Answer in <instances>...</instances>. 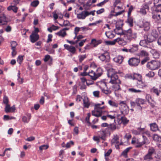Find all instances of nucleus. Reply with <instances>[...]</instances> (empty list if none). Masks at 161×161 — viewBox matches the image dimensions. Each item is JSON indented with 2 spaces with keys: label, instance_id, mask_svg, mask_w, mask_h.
Instances as JSON below:
<instances>
[{
  "label": "nucleus",
  "instance_id": "f257e3e1",
  "mask_svg": "<svg viewBox=\"0 0 161 161\" xmlns=\"http://www.w3.org/2000/svg\"><path fill=\"white\" fill-rule=\"evenodd\" d=\"M117 34L125 35L129 42L135 40L137 37V33L133 31L131 29L127 30H122L121 32L117 33Z\"/></svg>",
  "mask_w": 161,
  "mask_h": 161
},
{
  "label": "nucleus",
  "instance_id": "f03ea898",
  "mask_svg": "<svg viewBox=\"0 0 161 161\" xmlns=\"http://www.w3.org/2000/svg\"><path fill=\"white\" fill-rule=\"evenodd\" d=\"M108 77L110 79L109 83H121V81L119 79L116 72H115L114 70L110 69L108 71L107 74Z\"/></svg>",
  "mask_w": 161,
  "mask_h": 161
},
{
  "label": "nucleus",
  "instance_id": "7ed1b4c3",
  "mask_svg": "<svg viewBox=\"0 0 161 161\" xmlns=\"http://www.w3.org/2000/svg\"><path fill=\"white\" fill-rule=\"evenodd\" d=\"M160 64V62L158 61H152L147 63V66L149 69L154 70L159 68Z\"/></svg>",
  "mask_w": 161,
  "mask_h": 161
},
{
  "label": "nucleus",
  "instance_id": "20e7f679",
  "mask_svg": "<svg viewBox=\"0 0 161 161\" xmlns=\"http://www.w3.org/2000/svg\"><path fill=\"white\" fill-rule=\"evenodd\" d=\"M100 104H97L95 105L94 110L92 112V114L96 117H100L102 115V111L101 109L98 108V106L101 105Z\"/></svg>",
  "mask_w": 161,
  "mask_h": 161
},
{
  "label": "nucleus",
  "instance_id": "39448f33",
  "mask_svg": "<svg viewBox=\"0 0 161 161\" xmlns=\"http://www.w3.org/2000/svg\"><path fill=\"white\" fill-rule=\"evenodd\" d=\"M119 104L121 106L122 110L121 113L122 114H127L129 112L128 107L126 104V102L125 101H121L119 103Z\"/></svg>",
  "mask_w": 161,
  "mask_h": 161
},
{
  "label": "nucleus",
  "instance_id": "423d86ee",
  "mask_svg": "<svg viewBox=\"0 0 161 161\" xmlns=\"http://www.w3.org/2000/svg\"><path fill=\"white\" fill-rule=\"evenodd\" d=\"M128 62L130 66L135 67L138 65L140 62V60L138 58H132L129 59Z\"/></svg>",
  "mask_w": 161,
  "mask_h": 161
},
{
  "label": "nucleus",
  "instance_id": "0eeeda50",
  "mask_svg": "<svg viewBox=\"0 0 161 161\" xmlns=\"http://www.w3.org/2000/svg\"><path fill=\"white\" fill-rule=\"evenodd\" d=\"M98 58L102 61L105 62V63L109 62L110 59L109 55L107 52L102 54L98 56Z\"/></svg>",
  "mask_w": 161,
  "mask_h": 161
},
{
  "label": "nucleus",
  "instance_id": "6e6552de",
  "mask_svg": "<svg viewBox=\"0 0 161 161\" xmlns=\"http://www.w3.org/2000/svg\"><path fill=\"white\" fill-rule=\"evenodd\" d=\"M119 136L117 135H114V137L111 140V144H116L115 147L118 148H119V146L122 144V143H120L119 141Z\"/></svg>",
  "mask_w": 161,
  "mask_h": 161
},
{
  "label": "nucleus",
  "instance_id": "1a4fd4ad",
  "mask_svg": "<svg viewBox=\"0 0 161 161\" xmlns=\"http://www.w3.org/2000/svg\"><path fill=\"white\" fill-rule=\"evenodd\" d=\"M149 7L147 3H145L142 5V8L140 9L139 12L142 14L145 15L147 13L146 10H148Z\"/></svg>",
  "mask_w": 161,
  "mask_h": 161
},
{
  "label": "nucleus",
  "instance_id": "9d476101",
  "mask_svg": "<svg viewBox=\"0 0 161 161\" xmlns=\"http://www.w3.org/2000/svg\"><path fill=\"white\" fill-rule=\"evenodd\" d=\"M143 137L144 139V141L142 142H140L138 139H137L136 141V143L135 144V146L136 147H141L144 144H145L146 143V140H147V137L144 136H143Z\"/></svg>",
  "mask_w": 161,
  "mask_h": 161
},
{
  "label": "nucleus",
  "instance_id": "9b49d317",
  "mask_svg": "<svg viewBox=\"0 0 161 161\" xmlns=\"http://www.w3.org/2000/svg\"><path fill=\"white\" fill-rule=\"evenodd\" d=\"M30 38L31 42L34 43L39 39V36L35 32H32L31 35L30 36Z\"/></svg>",
  "mask_w": 161,
  "mask_h": 161
},
{
  "label": "nucleus",
  "instance_id": "f8f14e48",
  "mask_svg": "<svg viewBox=\"0 0 161 161\" xmlns=\"http://www.w3.org/2000/svg\"><path fill=\"white\" fill-rule=\"evenodd\" d=\"M64 47L65 49L67 50L73 54H74L76 51V48L73 46H69L67 44H64Z\"/></svg>",
  "mask_w": 161,
  "mask_h": 161
},
{
  "label": "nucleus",
  "instance_id": "ddd939ff",
  "mask_svg": "<svg viewBox=\"0 0 161 161\" xmlns=\"http://www.w3.org/2000/svg\"><path fill=\"white\" fill-rule=\"evenodd\" d=\"M144 37L147 40V42H148V43L153 42L156 39L151 35H144Z\"/></svg>",
  "mask_w": 161,
  "mask_h": 161
},
{
  "label": "nucleus",
  "instance_id": "4468645a",
  "mask_svg": "<svg viewBox=\"0 0 161 161\" xmlns=\"http://www.w3.org/2000/svg\"><path fill=\"white\" fill-rule=\"evenodd\" d=\"M136 103L137 106L139 107V109L142 110V107L140 106L141 104H143L144 103L145 100L144 99L138 98L136 100Z\"/></svg>",
  "mask_w": 161,
  "mask_h": 161
},
{
  "label": "nucleus",
  "instance_id": "2eb2a0df",
  "mask_svg": "<svg viewBox=\"0 0 161 161\" xmlns=\"http://www.w3.org/2000/svg\"><path fill=\"white\" fill-rule=\"evenodd\" d=\"M124 58L121 56H118L113 59V61L118 64H121L123 62Z\"/></svg>",
  "mask_w": 161,
  "mask_h": 161
},
{
  "label": "nucleus",
  "instance_id": "dca6fc26",
  "mask_svg": "<svg viewBox=\"0 0 161 161\" xmlns=\"http://www.w3.org/2000/svg\"><path fill=\"white\" fill-rule=\"evenodd\" d=\"M88 75L91 77L92 80H96L97 78L96 73L92 70L88 73Z\"/></svg>",
  "mask_w": 161,
  "mask_h": 161
},
{
  "label": "nucleus",
  "instance_id": "f3484780",
  "mask_svg": "<svg viewBox=\"0 0 161 161\" xmlns=\"http://www.w3.org/2000/svg\"><path fill=\"white\" fill-rule=\"evenodd\" d=\"M147 153L153 157V155L156 153V149L153 147H150L148 150Z\"/></svg>",
  "mask_w": 161,
  "mask_h": 161
},
{
  "label": "nucleus",
  "instance_id": "a211bd4d",
  "mask_svg": "<svg viewBox=\"0 0 161 161\" xmlns=\"http://www.w3.org/2000/svg\"><path fill=\"white\" fill-rule=\"evenodd\" d=\"M143 27L145 31H148L150 27V23L147 21L144 22L143 25Z\"/></svg>",
  "mask_w": 161,
  "mask_h": 161
},
{
  "label": "nucleus",
  "instance_id": "6ab92c4d",
  "mask_svg": "<svg viewBox=\"0 0 161 161\" xmlns=\"http://www.w3.org/2000/svg\"><path fill=\"white\" fill-rule=\"evenodd\" d=\"M85 14V11H84L81 13L77 14V18L79 19H84L87 17Z\"/></svg>",
  "mask_w": 161,
  "mask_h": 161
},
{
  "label": "nucleus",
  "instance_id": "aec40b11",
  "mask_svg": "<svg viewBox=\"0 0 161 161\" xmlns=\"http://www.w3.org/2000/svg\"><path fill=\"white\" fill-rule=\"evenodd\" d=\"M27 117L25 116H24L22 118V121L24 123H28L29 122L31 118V115L30 114H27Z\"/></svg>",
  "mask_w": 161,
  "mask_h": 161
},
{
  "label": "nucleus",
  "instance_id": "412c9836",
  "mask_svg": "<svg viewBox=\"0 0 161 161\" xmlns=\"http://www.w3.org/2000/svg\"><path fill=\"white\" fill-rule=\"evenodd\" d=\"M98 136L103 141L105 140L106 132L105 131H102L98 132Z\"/></svg>",
  "mask_w": 161,
  "mask_h": 161
},
{
  "label": "nucleus",
  "instance_id": "4be33fe9",
  "mask_svg": "<svg viewBox=\"0 0 161 161\" xmlns=\"http://www.w3.org/2000/svg\"><path fill=\"white\" fill-rule=\"evenodd\" d=\"M143 158L144 160L145 161H151L153 159V157L147 153L143 157Z\"/></svg>",
  "mask_w": 161,
  "mask_h": 161
},
{
  "label": "nucleus",
  "instance_id": "5701e85b",
  "mask_svg": "<svg viewBox=\"0 0 161 161\" xmlns=\"http://www.w3.org/2000/svg\"><path fill=\"white\" fill-rule=\"evenodd\" d=\"M138 50V46L137 45H133L132 47L129 49V51L131 53H134L136 52Z\"/></svg>",
  "mask_w": 161,
  "mask_h": 161
},
{
  "label": "nucleus",
  "instance_id": "b1692460",
  "mask_svg": "<svg viewBox=\"0 0 161 161\" xmlns=\"http://www.w3.org/2000/svg\"><path fill=\"white\" fill-rule=\"evenodd\" d=\"M113 84L114 85L112 86V88H114L115 91L121 90V88L120 86V84L121 83H113Z\"/></svg>",
  "mask_w": 161,
  "mask_h": 161
},
{
  "label": "nucleus",
  "instance_id": "393cba45",
  "mask_svg": "<svg viewBox=\"0 0 161 161\" xmlns=\"http://www.w3.org/2000/svg\"><path fill=\"white\" fill-rule=\"evenodd\" d=\"M128 91L130 92L134 93H141L142 92V91L141 90L139 89H136L133 88L128 89Z\"/></svg>",
  "mask_w": 161,
  "mask_h": 161
},
{
  "label": "nucleus",
  "instance_id": "a878e982",
  "mask_svg": "<svg viewBox=\"0 0 161 161\" xmlns=\"http://www.w3.org/2000/svg\"><path fill=\"white\" fill-rule=\"evenodd\" d=\"M151 130L153 131H155L158 130V127L157 125L155 123L150 124Z\"/></svg>",
  "mask_w": 161,
  "mask_h": 161
},
{
  "label": "nucleus",
  "instance_id": "bb28decb",
  "mask_svg": "<svg viewBox=\"0 0 161 161\" xmlns=\"http://www.w3.org/2000/svg\"><path fill=\"white\" fill-rule=\"evenodd\" d=\"M153 140L156 142H160L161 141V137L157 134H154L153 137Z\"/></svg>",
  "mask_w": 161,
  "mask_h": 161
},
{
  "label": "nucleus",
  "instance_id": "cd10ccee",
  "mask_svg": "<svg viewBox=\"0 0 161 161\" xmlns=\"http://www.w3.org/2000/svg\"><path fill=\"white\" fill-rule=\"evenodd\" d=\"M147 41L144 38V39L140 41V45L144 47H146L147 45L148 44Z\"/></svg>",
  "mask_w": 161,
  "mask_h": 161
},
{
  "label": "nucleus",
  "instance_id": "c85d7f7f",
  "mask_svg": "<svg viewBox=\"0 0 161 161\" xmlns=\"http://www.w3.org/2000/svg\"><path fill=\"white\" fill-rule=\"evenodd\" d=\"M7 9L9 11L12 10L15 13L17 12L18 8L15 6H11L8 7Z\"/></svg>",
  "mask_w": 161,
  "mask_h": 161
},
{
  "label": "nucleus",
  "instance_id": "c756f323",
  "mask_svg": "<svg viewBox=\"0 0 161 161\" xmlns=\"http://www.w3.org/2000/svg\"><path fill=\"white\" fill-rule=\"evenodd\" d=\"M100 43V42L94 39L92 40L91 43V44L94 47L97 46Z\"/></svg>",
  "mask_w": 161,
  "mask_h": 161
},
{
  "label": "nucleus",
  "instance_id": "7c9ffc66",
  "mask_svg": "<svg viewBox=\"0 0 161 161\" xmlns=\"http://www.w3.org/2000/svg\"><path fill=\"white\" fill-rule=\"evenodd\" d=\"M126 22L131 27L133 26V19L132 17H130V16H128Z\"/></svg>",
  "mask_w": 161,
  "mask_h": 161
},
{
  "label": "nucleus",
  "instance_id": "2f4dec72",
  "mask_svg": "<svg viewBox=\"0 0 161 161\" xmlns=\"http://www.w3.org/2000/svg\"><path fill=\"white\" fill-rule=\"evenodd\" d=\"M150 91L156 94L158 96H159V91L158 90V89L156 88L155 87H153L151 89Z\"/></svg>",
  "mask_w": 161,
  "mask_h": 161
},
{
  "label": "nucleus",
  "instance_id": "473e14b6",
  "mask_svg": "<svg viewBox=\"0 0 161 161\" xmlns=\"http://www.w3.org/2000/svg\"><path fill=\"white\" fill-rule=\"evenodd\" d=\"M97 78H98L103 73V70L102 69L100 68H98L96 72V73Z\"/></svg>",
  "mask_w": 161,
  "mask_h": 161
},
{
  "label": "nucleus",
  "instance_id": "72a5a7b5",
  "mask_svg": "<svg viewBox=\"0 0 161 161\" xmlns=\"http://www.w3.org/2000/svg\"><path fill=\"white\" fill-rule=\"evenodd\" d=\"M105 34L106 36L108 38H112L114 37V35L111 31L106 32Z\"/></svg>",
  "mask_w": 161,
  "mask_h": 161
},
{
  "label": "nucleus",
  "instance_id": "f704fd0d",
  "mask_svg": "<svg viewBox=\"0 0 161 161\" xmlns=\"http://www.w3.org/2000/svg\"><path fill=\"white\" fill-rule=\"evenodd\" d=\"M83 101L84 107L88 108L89 106V104L88 103L87 98H85V99H83Z\"/></svg>",
  "mask_w": 161,
  "mask_h": 161
},
{
  "label": "nucleus",
  "instance_id": "c9c22d12",
  "mask_svg": "<svg viewBox=\"0 0 161 161\" xmlns=\"http://www.w3.org/2000/svg\"><path fill=\"white\" fill-rule=\"evenodd\" d=\"M151 35H152L155 38H156L158 36L157 31L155 29H153L152 30Z\"/></svg>",
  "mask_w": 161,
  "mask_h": 161
},
{
  "label": "nucleus",
  "instance_id": "e433bc0d",
  "mask_svg": "<svg viewBox=\"0 0 161 161\" xmlns=\"http://www.w3.org/2000/svg\"><path fill=\"white\" fill-rule=\"evenodd\" d=\"M57 34L59 36H61L64 37L66 35V33L65 31H63V30L60 31L57 33Z\"/></svg>",
  "mask_w": 161,
  "mask_h": 161
},
{
  "label": "nucleus",
  "instance_id": "4c0bfd02",
  "mask_svg": "<svg viewBox=\"0 0 161 161\" xmlns=\"http://www.w3.org/2000/svg\"><path fill=\"white\" fill-rule=\"evenodd\" d=\"M39 3V2L38 0H35L31 2V5L32 6L36 7L37 6Z\"/></svg>",
  "mask_w": 161,
  "mask_h": 161
},
{
  "label": "nucleus",
  "instance_id": "58836bf2",
  "mask_svg": "<svg viewBox=\"0 0 161 161\" xmlns=\"http://www.w3.org/2000/svg\"><path fill=\"white\" fill-rule=\"evenodd\" d=\"M108 103L110 105L113 107H117L118 106V103L111 100L108 101Z\"/></svg>",
  "mask_w": 161,
  "mask_h": 161
},
{
  "label": "nucleus",
  "instance_id": "ea45409f",
  "mask_svg": "<svg viewBox=\"0 0 161 161\" xmlns=\"http://www.w3.org/2000/svg\"><path fill=\"white\" fill-rule=\"evenodd\" d=\"M91 116V114L90 113H88L87 114V117H86L85 118V120L87 122V123L88 124V125L90 126L91 125V123L89 122V119L90 118Z\"/></svg>",
  "mask_w": 161,
  "mask_h": 161
},
{
  "label": "nucleus",
  "instance_id": "a19ab883",
  "mask_svg": "<svg viewBox=\"0 0 161 161\" xmlns=\"http://www.w3.org/2000/svg\"><path fill=\"white\" fill-rule=\"evenodd\" d=\"M153 18L156 20H159L161 19L160 15L159 14H154L153 15Z\"/></svg>",
  "mask_w": 161,
  "mask_h": 161
},
{
  "label": "nucleus",
  "instance_id": "79ce46f5",
  "mask_svg": "<svg viewBox=\"0 0 161 161\" xmlns=\"http://www.w3.org/2000/svg\"><path fill=\"white\" fill-rule=\"evenodd\" d=\"M102 92L106 95L110 94L111 92V91L109 89H105L102 88L101 89Z\"/></svg>",
  "mask_w": 161,
  "mask_h": 161
},
{
  "label": "nucleus",
  "instance_id": "37998d69",
  "mask_svg": "<svg viewBox=\"0 0 161 161\" xmlns=\"http://www.w3.org/2000/svg\"><path fill=\"white\" fill-rule=\"evenodd\" d=\"M121 120L122 122L124 124L127 123L129 121V120H127L126 118L124 116L121 117Z\"/></svg>",
  "mask_w": 161,
  "mask_h": 161
},
{
  "label": "nucleus",
  "instance_id": "c03bdc74",
  "mask_svg": "<svg viewBox=\"0 0 161 161\" xmlns=\"http://www.w3.org/2000/svg\"><path fill=\"white\" fill-rule=\"evenodd\" d=\"M10 105L9 104L6 105L5 108V111L7 113L11 112V111H10Z\"/></svg>",
  "mask_w": 161,
  "mask_h": 161
},
{
  "label": "nucleus",
  "instance_id": "a18cd8bd",
  "mask_svg": "<svg viewBox=\"0 0 161 161\" xmlns=\"http://www.w3.org/2000/svg\"><path fill=\"white\" fill-rule=\"evenodd\" d=\"M131 148L128 147L126 148L125 150H124L122 153V154L125 157H126L127 155V153L129 151Z\"/></svg>",
  "mask_w": 161,
  "mask_h": 161
},
{
  "label": "nucleus",
  "instance_id": "49530a36",
  "mask_svg": "<svg viewBox=\"0 0 161 161\" xmlns=\"http://www.w3.org/2000/svg\"><path fill=\"white\" fill-rule=\"evenodd\" d=\"M17 45V42L15 41H12L11 42V49H15Z\"/></svg>",
  "mask_w": 161,
  "mask_h": 161
},
{
  "label": "nucleus",
  "instance_id": "de8ad7c7",
  "mask_svg": "<svg viewBox=\"0 0 161 161\" xmlns=\"http://www.w3.org/2000/svg\"><path fill=\"white\" fill-rule=\"evenodd\" d=\"M154 73L153 71H150L147 74H146V76L149 77H152L154 76Z\"/></svg>",
  "mask_w": 161,
  "mask_h": 161
},
{
  "label": "nucleus",
  "instance_id": "09e8293b",
  "mask_svg": "<svg viewBox=\"0 0 161 161\" xmlns=\"http://www.w3.org/2000/svg\"><path fill=\"white\" fill-rule=\"evenodd\" d=\"M144 130V128H138L137 129L138 131H136L137 132L136 135H139L141 133H143Z\"/></svg>",
  "mask_w": 161,
  "mask_h": 161
},
{
  "label": "nucleus",
  "instance_id": "8fccbe9b",
  "mask_svg": "<svg viewBox=\"0 0 161 161\" xmlns=\"http://www.w3.org/2000/svg\"><path fill=\"white\" fill-rule=\"evenodd\" d=\"M95 10H93V11H92L89 12L87 11H85V14H86L85 15L86 16H87L90 15H95L94 13H95Z\"/></svg>",
  "mask_w": 161,
  "mask_h": 161
},
{
  "label": "nucleus",
  "instance_id": "3c124183",
  "mask_svg": "<svg viewBox=\"0 0 161 161\" xmlns=\"http://www.w3.org/2000/svg\"><path fill=\"white\" fill-rule=\"evenodd\" d=\"M3 102L6 104V105H8V100L7 97L6 96H4L3 98Z\"/></svg>",
  "mask_w": 161,
  "mask_h": 161
},
{
  "label": "nucleus",
  "instance_id": "603ef678",
  "mask_svg": "<svg viewBox=\"0 0 161 161\" xmlns=\"http://www.w3.org/2000/svg\"><path fill=\"white\" fill-rule=\"evenodd\" d=\"M79 61L81 62L82 61L86 58V54L84 55H80L79 56Z\"/></svg>",
  "mask_w": 161,
  "mask_h": 161
},
{
  "label": "nucleus",
  "instance_id": "864d4df0",
  "mask_svg": "<svg viewBox=\"0 0 161 161\" xmlns=\"http://www.w3.org/2000/svg\"><path fill=\"white\" fill-rule=\"evenodd\" d=\"M48 147L49 146L48 145H44L40 146L39 147V149L41 150L43 149H47L48 148Z\"/></svg>",
  "mask_w": 161,
  "mask_h": 161
},
{
  "label": "nucleus",
  "instance_id": "5fc2aeb1",
  "mask_svg": "<svg viewBox=\"0 0 161 161\" xmlns=\"http://www.w3.org/2000/svg\"><path fill=\"white\" fill-rule=\"evenodd\" d=\"M149 59L148 57H146L143 59L141 62V64L142 65L144 64L148 61L149 60Z\"/></svg>",
  "mask_w": 161,
  "mask_h": 161
},
{
  "label": "nucleus",
  "instance_id": "6e6d98bb",
  "mask_svg": "<svg viewBox=\"0 0 161 161\" xmlns=\"http://www.w3.org/2000/svg\"><path fill=\"white\" fill-rule=\"evenodd\" d=\"M74 142L72 141H70V142H68L65 146V147L67 148H69L70 146L71 145H74Z\"/></svg>",
  "mask_w": 161,
  "mask_h": 161
},
{
  "label": "nucleus",
  "instance_id": "4d7b16f0",
  "mask_svg": "<svg viewBox=\"0 0 161 161\" xmlns=\"http://www.w3.org/2000/svg\"><path fill=\"white\" fill-rule=\"evenodd\" d=\"M93 95L95 97H99V92L98 91H95L93 92Z\"/></svg>",
  "mask_w": 161,
  "mask_h": 161
},
{
  "label": "nucleus",
  "instance_id": "13d9d810",
  "mask_svg": "<svg viewBox=\"0 0 161 161\" xmlns=\"http://www.w3.org/2000/svg\"><path fill=\"white\" fill-rule=\"evenodd\" d=\"M125 77L126 78H129V79H135L134 76L131 74L126 75Z\"/></svg>",
  "mask_w": 161,
  "mask_h": 161
},
{
  "label": "nucleus",
  "instance_id": "bf43d9fd",
  "mask_svg": "<svg viewBox=\"0 0 161 161\" xmlns=\"http://www.w3.org/2000/svg\"><path fill=\"white\" fill-rule=\"evenodd\" d=\"M133 7L132 6H131L129 8V10H128V16H130V14L131 13V12L132 10H133Z\"/></svg>",
  "mask_w": 161,
  "mask_h": 161
},
{
  "label": "nucleus",
  "instance_id": "052dcab7",
  "mask_svg": "<svg viewBox=\"0 0 161 161\" xmlns=\"http://www.w3.org/2000/svg\"><path fill=\"white\" fill-rule=\"evenodd\" d=\"M23 56H19L17 58V61L19 62V64H20L23 60Z\"/></svg>",
  "mask_w": 161,
  "mask_h": 161
},
{
  "label": "nucleus",
  "instance_id": "680f3d73",
  "mask_svg": "<svg viewBox=\"0 0 161 161\" xmlns=\"http://www.w3.org/2000/svg\"><path fill=\"white\" fill-rule=\"evenodd\" d=\"M116 28L115 29H114V31L117 34L118 33H117V31H119V30H122V27L121 26H118L117 25H116Z\"/></svg>",
  "mask_w": 161,
  "mask_h": 161
},
{
  "label": "nucleus",
  "instance_id": "e2e57ef3",
  "mask_svg": "<svg viewBox=\"0 0 161 161\" xmlns=\"http://www.w3.org/2000/svg\"><path fill=\"white\" fill-rule=\"evenodd\" d=\"M155 10L156 11L161 12V5L160 4H158L157 5Z\"/></svg>",
  "mask_w": 161,
  "mask_h": 161
},
{
  "label": "nucleus",
  "instance_id": "0e129e2a",
  "mask_svg": "<svg viewBox=\"0 0 161 161\" xmlns=\"http://www.w3.org/2000/svg\"><path fill=\"white\" fill-rule=\"evenodd\" d=\"M104 9L103 8H101V9L98 10L97 11V14H101L104 12Z\"/></svg>",
  "mask_w": 161,
  "mask_h": 161
},
{
  "label": "nucleus",
  "instance_id": "69168bd1",
  "mask_svg": "<svg viewBox=\"0 0 161 161\" xmlns=\"http://www.w3.org/2000/svg\"><path fill=\"white\" fill-rule=\"evenodd\" d=\"M111 130H114L116 129V126L114 125H110L108 127Z\"/></svg>",
  "mask_w": 161,
  "mask_h": 161
},
{
  "label": "nucleus",
  "instance_id": "338daca9",
  "mask_svg": "<svg viewBox=\"0 0 161 161\" xmlns=\"http://www.w3.org/2000/svg\"><path fill=\"white\" fill-rule=\"evenodd\" d=\"M50 58V56L48 55H47L45 56V58L44 59V60L45 62H46Z\"/></svg>",
  "mask_w": 161,
  "mask_h": 161
},
{
  "label": "nucleus",
  "instance_id": "774afa93",
  "mask_svg": "<svg viewBox=\"0 0 161 161\" xmlns=\"http://www.w3.org/2000/svg\"><path fill=\"white\" fill-rule=\"evenodd\" d=\"M112 152V150L111 149H110L109 150H108L107 152H106V153H105V156H109L110 154V153H111Z\"/></svg>",
  "mask_w": 161,
  "mask_h": 161
}]
</instances>
